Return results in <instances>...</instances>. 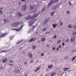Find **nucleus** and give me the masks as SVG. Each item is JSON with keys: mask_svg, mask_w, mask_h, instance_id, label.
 <instances>
[{"mask_svg": "<svg viewBox=\"0 0 76 76\" xmlns=\"http://www.w3.org/2000/svg\"><path fill=\"white\" fill-rule=\"evenodd\" d=\"M59 0H55V2H57V1H58Z\"/></svg>", "mask_w": 76, "mask_h": 76, "instance_id": "nucleus-52", "label": "nucleus"}, {"mask_svg": "<svg viewBox=\"0 0 76 76\" xmlns=\"http://www.w3.org/2000/svg\"><path fill=\"white\" fill-rule=\"evenodd\" d=\"M74 40H75V37L72 36L71 37V42H73Z\"/></svg>", "mask_w": 76, "mask_h": 76, "instance_id": "nucleus-9", "label": "nucleus"}, {"mask_svg": "<svg viewBox=\"0 0 76 76\" xmlns=\"http://www.w3.org/2000/svg\"><path fill=\"white\" fill-rule=\"evenodd\" d=\"M7 58H5L2 61V62L3 63H5L7 62Z\"/></svg>", "mask_w": 76, "mask_h": 76, "instance_id": "nucleus-10", "label": "nucleus"}, {"mask_svg": "<svg viewBox=\"0 0 76 76\" xmlns=\"http://www.w3.org/2000/svg\"><path fill=\"white\" fill-rule=\"evenodd\" d=\"M22 47H20L19 48V50H21V49H22Z\"/></svg>", "mask_w": 76, "mask_h": 76, "instance_id": "nucleus-46", "label": "nucleus"}, {"mask_svg": "<svg viewBox=\"0 0 76 76\" xmlns=\"http://www.w3.org/2000/svg\"><path fill=\"white\" fill-rule=\"evenodd\" d=\"M50 34V32H47L45 34Z\"/></svg>", "mask_w": 76, "mask_h": 76, "instance_id": "nucleus-35", "label": "nucleus"}, {"mask_svg": "<svg viewBox=\"0 0 76 76\" xmlns=\"http://www.w3.org/2000/svg\"><path fill=\"white\" fill-rule=\"evenodd\" d=\"M45 40V37H43L41 39V41H44Z\"/></svg>", "mask_w": 76, "mask_h": 76, "instance_id": "nucleus-22", "label": "nucleus"}, {"mask_svg": "<svg viewBox=\"0 0 76 76\" xmlns=\"http://www.w3.org/2000/svg\"><path fill=\"white\" fill-rule=\"evenodd\" d=\"M46 31V29L45 28H44L42 30V31Z\"/></svg>", "mask_w": 76, "mask_h": 76, "instance_id": "nucleus-38", "label": "nucleus"}, {"mask_svg": "<svg viewBox=\"0 0 76 76\" xmlns=\"http://www.w3.org/2000/svg\"><path fill=\"white\" fill-rule=\"evenodd\" d=\"M37 42H39V43H41V41L38 40L37 41Z\"/></svg>", "mask_w": 76, "mask_h": 76, "instance_id": "nucleus-44", "label": "nucleus"}, {"mask_svg": "<svg viewBox=\"0 0 76 76\" xmlns=\"http://www.w3.org/2000/svg\"><path fill=\"white\" fill-rule=\"evenodd\" d=\"M10 45L9 43H7L6 45V47H9Z\"/></svg>", "mask_w": 76, "mask_h": 76, "instance_id": "nucleus-30", "label": "nucleus"}, {"mask_svg": "<svg viewBox=\"0 0 76 76\" xmlns=\"http://www.w3.org/2000/svg\"><path fill=\"white\" fill-rule=\"evenodd\" d=\"M69 4L70 5V4H72V3H71V2H69Z\"/></svg>", "mask_w": 76, "mask_h": 76, "instance_id": "nucleus-54", "label": "nucleus"}, {"mask_svg": "<svg viewBox=\"0 0 76 76\" xmlns=\"http://www.w3.org/2000/svg\"><path fill=\"white\" fill-rule=\"evenodd\" d=\"M57 24L56 23H53L52 25V26L54 28H56L57 26Z\"/></svg>", "mask_w": 76, "mask_h": 76, "instance_id": "nucleus-13", "label": "nucleus"}, {"mask_svg": "<svg viewBox=\"0 0 76 76\" xmlns=\"http://www.w3.org/2000/svg\"><path fill=\"white\" fill-rule=\"evenodd\" d=\"M68 26L69 28H72L73 27V26L71 24H69L68 25Z\"/></svg>", "mask_w": 76, "mask_h": 76, "instance_id": "nucleus-19", "label": "nucleus"}, {"mask_svg": "<svg viewBox=\"0 0 76 76\" xmlns=\"http://www.w3.org/2000/svg\"><path fill=\"white\" fill-rule=\"evenodd\" d=\"M0 13H1V14H3V11H1V10H0Z\"/></svg>", "mask_w": 76, "mask_h": 76, "instance_id": "nucleus-36", "label": "nucleus"}, {"mask_svg": "<svg viewBox=\"0 0 76 76\" xmlns=\"http://www.w3.org/2000/svg\"><path fill=\"white\" fill-rule=\"evenodd\" d=\"M33 9H34V7L32 6H30V9H31V10H32Z\"/></svg>", "mask_w": 76, "mask_h": 76, "instance_id": "nucleus-28", "label": "nucleus"}, {"mask_svg": "<svg viewBox=\"0 0 76 76\" xmlns=\"http://www.w3.org/2000/svg\"><path fill=\"white\" fill-rule=\"evenodd\" d=\"M59 5H57L56 6H53L52 7V9L53 10H55L56 8H59Z\"/></svg>", "mask_w": 76, "mask_h": 76, "instance_id": "nucleus-8", "label": "nucleus"}, {"mask_svg": "<svg viewBox=\"0 0 76 76\" xmlns=\"http://www.w3.org/2000/svg\"><path fill=\"white\" fill-rule=\"evenodd\" d=\"M59 50L58 48L57 47L56 50L57 51V50Z\"/></svg>", "mask_w": 76, "mask_h": 76, "instance_id": "nucleus-50", "label": "nucleus"}, {"mask_svg": "<svg viewBox=\"0 0 76 76\" xmlns=\"http://www.w3.org/2000/svg\"><path fill=\"white\" fill-rule=\"evenodd\" d=\"M55 49H56V48H55V47H53L52 48V50H55Z\"/></svg>", "mask_w": 76, "mask_h": 76, "instance_id": "nucleus-37", "label": "nucleus"}, {"mask_svg": "<svg viewBox=\"0 0 76 76\" xmlns=\"http://www.w3.org/2000/svg\"><path fill=\"white\" fill-rule=\"evenodd\" d=\"M45 10V7L43 8L41 12V14L42 13H43V12L44 11V10Z\"/></svg>", "mask_w": 76, "mask_h": 76, "instance_id": "nucleus-18", "label": "nucleus"}, {"mask_svg": "<svg viewBox=\"0 0 76 76\" xmlns=\"http://www.w3.org/2000/svg\"><path fill=\"white\" fill-rule=\"evenodd\" d=\"M62 45H63V46L64 45V43L63 42L62 43Z\"/></svg>", "mask_w": 76, "mask_h": 76, "instance_id": "nucleus-53", "label": "nucleus"}, {"mask_svg": "<svg viewBox=\"0 0 76 76\" xmlns=\"http://www.w3.org/2000/svg\"><path fill=\"white\" fill-rule=\"evenodd\" d=\"M9 64V65H10V66H13V64Z\"/></svg>", "mask_w": 76, "mask_h": 76, "instance_id": "nucleus-48", "label": "nucleus"}, {"mask_svg": "<svg viewBox=\"0 0 76 76\" xmlns=\"http://www.w3.org/2000/svg\"><path fill=\"white\" fill-rule=\"evenodd\" d=\"M63 22H61L60 23V26H62V25H63Z\"/></svg>", "mask_w": 76, "mask_h": 76, "instance_id": "nucleus-34", "label": "nucleus"}, {"mask_svg": "<svg viewBox=\"0 0 76 76\" xmlns=\"http://www.w3.org/2000/svg\"><path fill=\"white\" fill-rule=\"evenodd\" d=\"M49 45H47V47H49Z\"/></svg>", "mask_w": 76, "mask_h": 76, "instance_id": "nucleus-63", "label": "nucleus"}, {"mask_svg": "<svg viewBox=\"0 0 76 76\" xmlns=\"http://www.w3.org/2000/svg\"><path fill=\"white\" fill-rule=\"evenodd\" d=\"M56 38H57V35H55L53 37V38H54V39H56Z\"/></svg>", "mask_w": 76, "mask_h": 76, "instance_id": "nucleus-29", "label": "nucleus"}, {"mask_svg": "<svg viewBox=\"0 0 76 76\" xmlns=\"http://www.w3.org/2000/svg\"><path fill=\"white\" fill-rule=\"evenodd\" d=\"M25 64H26V65L27 64V62H25Z\"/></svg>", "mask_w": 76, "mask_h": 76, "instance_id": "nucleus-43", "label": "nucleus"}, {"mask_svg": "<svg viewBox=\"0 0 76 76\" xmlns=\"http://www.w3.org/2000/svg\"><path fill=\"white\" fill-rule=\"evenodd\" d=\"M67 14H69V13H70V11H67Z\"/></svg>", "mask_w": 76, "mask_h": 76, "instance_id": "nucleus-42", "label": "nucleus"}, {"mask_svg": "<svg viewBox=\"0 0 76 76\" xmlns=\"http://www.w3.org/2000/svg\"><path fill=\"white\" fill-rule=\"evenodd\" d=\"M9 50H4L1 52V53H7L9 52Z\"/></svg>", "mask_w": 76, "mask_h": 76, "instance_id": "nucleus-12", "label": "nucleus"}, {"mask_svg": "<svg viewBox=\"0 0 76 76\" xmlns=\"http://www.w3.org/2000/svg\"><path fill=\"white\" fill-rule=\"evenodd\" d=\"M53 66V65H52L50 66L49 65L48 66V67L49 68V69H51L52 67V66Z\"/></svg>", "mask_w": 76, "mask_h": 76, "instance_id": "nucleus-26", "label": "nucleus"}, {"mask_svg": "<svg viewBox=\"0 0 76 76\" xmlns=\"http://www.w3.org/2000/svg\"><path fill=\"white\" fill-rule=\"evenodd\" d=\"M40 69V67H39V68L37 67L36 69L34 70V72H37V71L38 70H39Z\"/></svg>", "mask_w": 76, "mask_h": 76, "instance_id": "nucleus-21", "label": "nucleus"}, {"mask_svg": "<svg viewBox=\"0 0 76 76\" xmlns=\"http://www.w3.org/2000/svg\"><path fill=\"white\" fill-rule=\"evenodd\" d=\"M23 26H24L23 25V26H21L20 27V28H19L18 29H12V30H15V31H20V30H21L22 29V28H23Z\"/></svg>", "mask_w": 76, "mask_h": 76, "instance_id": "nucleus-4", "label": "nucleus"}, {"mask_svg": "<svg viewBox=\"0 0 76 76\" xmlns=\"http://www.w3.org/2000/svg\"><path fill=\"white\" fill-rule=\"evenodd\" d=\"M28 55L30 58H32V53H29Z\"/></svg>", "mask_w": 76, "mask_h": 76, "instance_id": "nucleus-15", "label": "nucleus"}, {"mask_svg": "<svg viewBox=\"0 0 76 76\" xmlns=\"http://www.w3.org/2000/svg\"><path fill=\"white\" fill-rule=\"evenodd\" d=\"M19 4L20 5V4H21V3H20V2H19Z\"/></svg>", "mask_w": 76, "mask_h": 76, "instance_id": "nucleus-60", "label": "nucleus"}, {"mask_svg": "<svg viewBox=\"0 0 76 76\" xmlns=\"http://www.w3.org/2000/svg\"><path fill=\"white\" fill-rule=\"evenodd\" d=\"M0 9H1V10H2V9H3V8H2V7L0 8Z\"/></svg>", "mask_w": 76, "mask_h": 76, "instance_id": "nucleus-59", "label": "nucleus"}, {"mask_svg": "<svg viewBox=\"0 0 76 76\" xmlns=\"http://www.w3.org/2000/svg\"><path fill=\"white\" fill-rule=\"evenodd\" d=\"M7 19L4 20L3 21L4 22V23H6L7 22Z\"/></svg>", "mask_w": 76, "mask_h": 76, "instance_id": "nucleus-24", "label": "nucleus"}, {"mask_svg": "<svg viewBox=\"0 0 76 76\" xmlns=\"http://www.w3.org/2000/svg\"><path fill=\"white\" fill-rule=\"evenodd\" d=\"M19 23H21L22 24V23L20 22L19 21H17V22L15 23H12L11 25V26H13V27H15V26H17L19 24Z\"/></svg>", "mask_w": 76, "mask_h": 76, "instance_id": "nucleus-2", "label": "nucleus"}, {"mask_svg": "<svg viewBox=\"0 0 76 76\" xmlns=\"http://www.w3.org/2000/svg\"><path fill=\"white\" fill-rule=\"evenodd\" d=\"M22 42H23V40H22L20 41H19L17 43V45H18V44H20V43H22Z\"/></svg>", "mask_w": 76, "mask_h": 76, "instance_id": "nucleus-17", "label": "nucleus"}, {"mask_svg": "<svg viewBox=\"0 0 76 76\" xmlns=\"http://www.w3.org/2000/svg\"><path fill=\"white\" fill-rule=\"evenodd\" d=\"M75 58H76V56H75L74 57H73V58L72 59V61H74L75 60Z\"/></svg>", "mask_w": 76, "mask_h": 76, "instance_id": "nucleus-23", "label": "nucleus"}, {"mask_svg": "<svg viewBox=\"0 0 76 76\" xmlns=\"http://www.w3.org/2000/svg\"><path fill=\"white\" fill-rule=\"evenodd\" d=\"M76 34V32H74L72 33V35H75Z\"/></svg>", "mask_w": 76, "mask_h": 76, "instance_id": "nucleus-32", "label": "nucleus"}, {"mask_svg": "<svg viewBox=\"0 0 76 76\" xmlns=\"http://www.w3.org/2000/svg\"><path fill=\"white\" fill-rule=\"evenodd\" d=\"M2 66H1V69H2Z\"/></svg>", "mask_w": 76, "mask_h": 76, "instance_id": "nucleus-61", "label": "nucleus"}, {"mask_svg": "<svg viewBox=\"0 0 76 76\" xmlns=\"http://www.w3.org/2000/svg\"><path fill=\"white\" fill-rule=\"evenodd\" d=\"M68 69H69L68 68H64V71H66V70H68Z\"/></svg>", "mask_w": 76, "mask_h": 76, "instance_id": "nucleus-31", "label": "nucleus"}, {"mask_svg": "<svg viewBox=\"0 0 76 76\" xmlns=\"http://www.w3.org/2000/svg\"><path fill=\"white\" fill-rule=\"evenodd\" d=\"M51 1L49 2V4L48 5V7H50V5H51V4H52V3H56V0H51Z\"/></svg>", "mask_w": 76, "mask_h": 76, "instance_id": "nucleus-3", "label": "nucleus"}, {"mask_svg": "<svg viewBox=\"0 0 76 76\" xmlns=\"http://www.w3.org/2000/svg\"><path fill=\"white\" fill-rule=\"evenodd\" d=\"M31 63H33V61H32V60L31 61Z\"/></svg>", "mask_w": 76, "mask_h": 76, "instance_id": "nucleus-56", "label": "nucleus"}, {"mask_svg": "<svg viewBox=\"0 0 76 76\" xmlns=\"http://www.w3.org/2000/svg\"><path fill=\"white\" fill-rule=\"evenodd\" d=\"M49 41H51V40H49Z\"/></svg>", "mask_w": 76, "mask_h": 76, "instance_id": "nucleus-64", "label": "nucleus"}, {"mask_svg": "<svg viewBox=\"0 0 76 76\" xmlns=\"http://www.w3.org/2000/svg\"><path fill=\"white\" fill-rule=\"evenodd\" d=\"M54 11H53L52 12H50V15L51 16H53L54 15Z\"/></svg>", "mask_w": 76, "mask_h": 76, "instance_id": "nucleus-25", "label": "nucleus"}, {"mask_svg": "<svg viewBox=\"0 0 76 76\" xmlns=\"http://www.w3.org/2000/svg\"><path fill=\"white\" fill-rule=\"evenodd\" d=\"M35 47L36 46L35 45H33L32 46V48H33V50H35Z\"/></svg>", "mask_w": 76, "mask_h": 76, "instance_id": "nucleus-27", "label": "nucleus"}, {"mask_svg": "<svg viewBox=\"0 0 76 76\" xmlns=\"http://www.w3.org/2000/svg\"><path fill=\"white\" fill-rule=\"evenodd\" d=\"M27 7V6L26 5V4L24 5L21 8V10L23 11H25Z\"/></svg>", "mask_w": 76, "mask_h": 76, "instance_id": "nucleus-5", "label": "nucleus"}, {"mask_svg": "<svg viewBox=\"0 0 76 76\" xmlns=\"http://www.w3.org/2000/svg\"><path fill=\"white\" fill-rule=\"evenodd\" d=\"M6 33H4L0 35V38H3V37H4L6 36Z\"/></svg>", "mask_w": 76, "mask_h": 76, "instance_id": "nucleus-14", "label": "nucleus"}, {"mask_svg": "<svg viewBox=\"0 0 76 76\" xmlns=\"http://www.w3.org/2000/svg\"><path fill=\"white\" fill-rule=\"evenodd\" d=\"M47 54H50V53H47Z\"/></svg>", "mask_w": 76, "mask_h": 76, "instance_id": "nucleus-58", "label": "nucleus"}, {"mask_svg": "<svg viewBox=\"0 0 76 76\" xmlns=\"http://www.w3.org/2000/svg\"><path fill=\"white\" fill-rule=\"evenodd\" d=\"M61 45H59V48H61Z\"/></svg>", "mask_w": 76, "mask_h": 76, "instance_id": "nucleus-51", "label": "nucleus"}, {"mask_svg": "<svg viewBox=\"0 0 76 76\" xmlns=\"http://www.w3.org/2000/svg\"><path fill=\"white\" fill-rule=\"evenodd\" d=\"M69 39H67L66 41V42H69Z\"/></svg>", "mask_w": 76, "mask_h": 76, "instance_id": "nucleus-39", "label": "nucleus"}, {"mask_svg": "<svg viewBox=\"0 0 76 76\" xmlns=\"http://www.w3.org/2000/svg\"><path fill=\"white\" fill-rule=\"evenodd\" d=\"M40 13H41V12L39 11L38 12V13L34 14L33 15L32 17H31V16H28V17L26 18V20H31V19H32V18H37V16H38V15H39Z\"/></svg>", "mask_w": 76, "mask_h": 76, "instance_id": "nucleus-1", "label": "nucleus"}, {"mask_svg": "<svg viewBox=\"0 0 76 76\" xmlns=\"http://www.w3.org/2000/svg\"><path fill=\"white\" fill-rule=\"evenodd\" d=\"M15 72L16 73H17V72H18V71H17V70H15Z\"/></svg>", "mask_w": 76, "mask_h": 76, "instance_id": "nucleus-47", "label": "nucleus"}, {"mask_svg": "<svg viewBox=\"0 0 76 76\" xmlns=\"http://www.w3.org/2000/svg\"><path fill=\"white\" fill-rule=\"evenodd\" d=\"M13 37H11L10 38V40H11L12 39H13Z\"/></svg>", "mask_w": 76, "mask_h": 76, "instance_id": "nucleus-41", "label": "nucleus"}, {"mask_svg": "<svg viewBox=\"0 0 76 76\" xmlns=\"http://www.w3.org/2000/svg\"><path fill=\"white\" fill-rule=\"evenodd\" d=\"M28 75V74H27L25 76H27Z\"/></svg>", "mask_w": 76, "mask_h": 76, "instance_id": "nucleus-62", "label": "nucleus"}, {"mask_svg": "<svg viewBox=\"0 0 76 76\" xmlns=\"http://www.w3.org/2000/svg\"><path fill=\"white\" fill-rule=\"evenodd\" d=\"M41 56H44V53H42L41 54Z\"/></svg>", "mask_w": 76, "mask_h": 76, "instance_id": "nucleus-49", "label": "nucleus"}, {"mask_svg": "<svg viewBox=\"0 0 76 76\" xmlns=\"http://www.w3.org/2000/svg\"><path fill=\"white\" fill-rule=\"evenodd\" d=\"M35 22V20H30V22L29 23V26H31L33 25V23H34Z\"/></svg>", "mask_w": 76, "mask_h": 76, "instance_id": "nucleus-7", "label": "nucleus"}, {"mask_svg": "<svg viewBox=\"0 0 76 76\" xmlns=\"http://www.w3.org/2000/svg\"><path fill=\"white\" fill-rule=\"evenodd\" d=\"M12 15H10V19H11V18H12Z\"/></svg>", "mask_w": 76, "mask_h": 76, "instance_id": "nucleus-57", "label": "nucleus"}, {"mask_svg": "<svg viewBox=\"0 0 76 76\" xmlns=\"http://www.w3.org/2000/svg\"><path fill=\"white\" fill-rule=\"evenodd\" d=\"M50 20V18H46V20L43 22V24L45 25H46L47 24V23L48 22V21H49Z\"/></svg>", "mask_w": 76, "mask_h": 76, "instance_id": "nucleus-6", "label": "nucleus"}, {"mask_svg": "<svg viewBox=\"0 0 76 76\" xmlns=\"http://www.w3.org/2000/svg\"><path fill=\"white\" fill-rule=\"evenodd\" d=\"M36 40V38H33L29 40V42H32V41H34Z\"/></svg>", "mask_w": 76, "mask_h": 76, "instance_id": "nucleus-11", "label": "nucleus"}, {"mask_svg": "<svg viewBox=\"0 0 76 76\" xmlns=\"http://www.w3.org/2000/svg\"><path fill=\"white\" fill-rule=\"evenodd\" d=\"M56 73L53 72V73L51 74V76H55V75H56Z\"/></svg>", "mask_w": 76, "mask_h": 76, "instance_id": "nucleus-20", "label": "nucleus"}, {"mask_svg": "<svg viewBox=\"0 0 76 76\" xmlns=\"http://www.w3.org/2000/svg\"><path fill=\"white\" fill-rule=\"evenodd\" d=\"M75 51H76V50H73V51H72V53H75Z\"/></svg>", "mask_w": 76, "mask_h": 76, "instance_id": "nucleus-45", "label": "nucleus"}, {"mask_svg": "<svg viewBox=\"0 0 76 76\" xmlns=\"http://www.w3.org/2000/svg\"><path fill=\"white\" fill-rule=\"evenodd\" d=\"M61 42L60 40H59L58 41V42H57V43L58 44H59V43H60Z\"/></svg>", "mask_w": 76, "mask_h": 76, "instance_id": "nucleus-40", "label": "nucleus"}, {"mask_svg": "<svg viewBox=\"0 0 76 76\" xmlns=\"http://www.w3.org/2000/svg\"><path fill=\"white\" fill-rule=\"evenodd\" d=\"M22 1H25V0H21Z\"/></svg>", "mask_w": 76, "mask_h": 76, "instance_id": "nucleus-55", "label": "nucleus"}, {"mask_svg": "<svg viewBox=\"0 0 76 76\" xmlns=\"http://www.w3.org/2000/svg\"><path fill=\"white\" fill-rule=\"evenodd\" d=\"M10 63H13V61H12V60H10L9 61Z\"/></svg>", "mask_w": 76, "mask_h": 76, "instance_id": "nucleus-33", "label": "nucleus"}, {"mask_svg": "<svg viewBox=\"0 0 76 76\" xmlns=\"http://www.w3.org/2000/svg\"><path fill=\"white\" fill-rule=\"evenodd\" d=\"M18 14L19 16L20 17L22 16V14L21 13H20V12H18Z\"/></svg>", "mask_w": 76, "mask_h": 76, "instance_id": "nucleus-16", "label": "nucleus"}]
</instances>
